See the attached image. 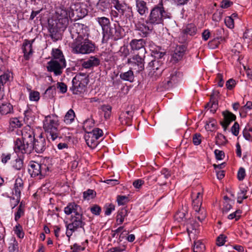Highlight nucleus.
<instances>
[{"label":"nucleus","mask_w":252,"mask_h":252,"mask_svg":"<svg viewBox=\"0 0 252 252\" xmlns=\"http://www.w3.org/2000/svg\"><path fill=\"white\" fill-rule=\"evenodd\" d=\"M22 140L17 139L14 142V151L17 153H31L33 150L32 142L35 140L34 130L30 126L21 130Z\"/></svg>","instance_id":"obj_2"},{"label":"nucleus","mask_w":252,"mask_h":252,"mask_svg":"<svg viewBox=\"0 0 252 252\" xmlns=\"http://www.w3.org/2000/svg\"><path fill=\"white\" fill-rule=\"evenodd\" d=\"M136 54L131 58L128 59L127 63L131 66V69L137 70L138 72L142 71L144 69V57Z\"/></svg>","instance_id":"obj_12"},{"label":"nucleus","mask_w":252,"mask_h":252,"mask_svg":"<svg viewBox=\"0 0 252 252\" xmlns=\"http://www.w3.org/2000/svg\"><path fill=\"white\" fill-rule=\"evenodd\" d=\"M121 79L132 82L134 80V76L133 71L130 69L127 72L121 73L120 75Z\"/></svg>","instance_id":"obj_35"},{"label":"nucleus","mask_w":252,"mask_h":252,"mask_svg":"<svg viewBox=\"0 0 252 252\" xmlns=\"http://www.w3.org/2000/svg\"><path fill=\"white\" fill-rule=\"evenodd\" d=\"M170 176L169 171L167 169H163L157 177L151 176L149 179H153L155 182H158L160 185H164L166 184L165 180Z\"/></svg>","instance_id":"obj_19"},{"label":"nucleus","mask_w":252,"mask_h":252,"mask_svg":"<svg viewBox=\"0 0 252 252\" xmlns=\"http://www.w3.org/2000/svg\"><path fill=\"white\" fill-rule=\"evenodd\" d=\"M24 214V209L22 206V203L20 204L18 207V211L15 215V220L17 221L21 216H23Z\"/></svg>","instance_id":"obj_48"},{"label":"nucleus","mask_w":252,"mask_h":252,"mask_svg":"<svg viewBox=\"0 0 252 252\" xmlns=\"http://www.w3.org/2000/svg\"><path fill=\"white\" fill-rule=\"evenodd\" d=\"M137 11L140 15H143L148 13V8L147 3L143 0H137L136 1Z\"/></svg>","instance_id":"obj_26"},{"label":"nucleus","mask_w":252,"mask_h":252,"mask_svg":"<svg viewBox=\"0 0 252 252\" xmlns=\"http://www.w3.org/2000/svg\"><path fill=\"white\" fill-rule=\"evenodd\" d=\"M59 122L57 116L48 115L45 117L43 121V128L48 138L54 141L62 138L63 135L61 130L58 129Z\"/></svg>","instance_id":"obj_4"},{"label":"nucleus","mask_w":252,"mask_h":252,"mask_svg":"<svg viewBox=\"0 0 252 252\" xmlns=\"http://www.w3.org/2000/svg\"><path fill=\"white\" fill-rule=\"evenodd\" d=\"M84 138L86 143L89 147L93 148H94L96 146L97 139H95L94 136L90 134L89 133L85 135Z\"/></svg>","instance_id":"obj_37"},{"label":"nucleus","mask_w":252,"mask_h":252,"mask_svg":"<svg viewBox=\"0 0 252 252\" xmlns=\"http://www.w3.org/2000/svg\"><path fill=\"white\" fill-rule=\"evenodd\" d=\"M197 32L196 26L193 24H189L187 25L184 29L183 32L184 34L193 36L195 35Z\"/></svg>","instance_id":"obj_34"},{"label":"nucleus","mask_w":252,"mask_h":252,"mask_svg":"<svg viewBox=\"0 0 252 252\" xmlns=\"http://www.w3.org/2000/svg\"><path fill=\"white\" fill-rule=\"evenodd\" d=\"M195 217L200 221L203 220L206 217V211L204 208H200L197 211H195Z\"/></svg>","instance_id":"obj_39"},{"label":"nucleus","mask_w":252,"mask_h":252,"mask_svg":"<svg viewBox=\"0 0 252 252\" xmlns=\"http://www.w3.org/2000/svg\"><path fill=\"white\" fill-rule=\"evenodd\" d=\"M85 222L83 221V214L77 216H71L70 222H66V235L69 238L73 233L78 229L84 228Z\"/></svg>","instance_id":"obj_6"},{"label":"nucleus","mask_w":252,"mask_h":252,"mask_svg":"<svg viewBox=\"0 0 252 252\" xmlns=\"http://www.w3.org/2000/svg\"><path fill=\"white\" fill-rule=\"evenodd\" d=\"M95 196V193L92 189H89L83 192V198L84 199L90 200L94 198Z\"/></svg>","instance_id":"obj_43"},{"label":"nucleus","mask_w":252,"mask_h":252,"mask_svg":"<svg viewBox=\"0 0 252 252\" xmlns=\"http://www.w3.org/2000/svg\"><path fill=\"white\" fill-rule=\"evenodd\" d=\"M112 7L109 0H99L96 4V7L99 11L106 12Z\"/></svg>","instance_id":"obj_27"},{"label":"nucleus","mask_w":252,"mask_h":252,"mask_svg":"<svg viewBox=\"0 0 252 252\" xmlns=\"http://www.w3.org/2000/svg\"><path fill=\"white\" fill-rule=\"evenodd\" d=\"M186 213L185 211H179L175 215V219L178 221H183L185 219Z\"/></svg>","instance_id":"obj_50"},{"label":"nucleus","mask_w":252,"mask_h":252,"mask_svg":"<svg viewBox=\"0 0 252 252\" xmlns=\"http://www.w3.org/2000/svg\"><path fill=\"white\" fill-rule=\"evenodd\" d=\"M52 54L53 56L52 61L66 63L63 52L60 49H53Z\"/></svg>","instance_id":"obj_32"},{"label":"nucleus","mask_w":252,"mask_h":252,"mask_svg":"<svg viewBox=\"0 0 252 252\" xmlns=\"http://www.w3.org/2000/svg\"><path fill=\"white\" fill-rule=\"evenodd\" d=\"M162 63L160 61L154 60L149 63L147 68L149 71L148 75L153 79H156L160 75L162 70Z\"/></svg>","instance_id":"obj_8"},{"label":"nucleus","mask_w":252,"mask_h":252,"mask_svg":"<svg viewBox=\"0 0 252 252\" xmlns=\"http://www.w3.org/2000/svg\"><path fill=\"white\" fill-rule=\"evenodd\" d=\"M75 117V114L74 111L70 109L66 113L63 121L67 125L71 124L74 121Z\"/></svg>","instance_id":"obj_36"},{"label":"nucleus","mask_w":252,"mask_h":252,"mask_svg":"<svg viewBox=\"0 0 252 252\" xmlns=\"http://www.w3.org/2000/svg\"><path fill=\"white\" fill-rule=\"evenodd\" d=\"M66 66V63L51 60L47 63V69L49 72H53L56 75H60L63 69Z\"/></svg>","instance_id":"obj_13"},{"label":"nucleus","mask_w":252,"mask_h":252,"mask_svg":"<svg viewBox=\"0 0 252 252\" xmlns=\"http://www.w3.org/2000/svg\"><path fill=\"white\" fill-rule=\"evenodd\" d=\"M73 42L71 43L72 52L75 53L89 54L94 50V45L89 39V29L82 24L74 23L70 30Z\"/></svg>","instance_id":"obj_1"},{"label":"nucleus","mask_w":252,"mask_h":252,"mask_svg":"<svg viewBox=\"0 0 252 252\" xmlns=\"http://www.w3.org/2000/svg\"><path fill=\"white\" fill-rule=\"evenodd\" d=\"M23 189V181L21 178H17L15 180L14 188L13 193L16 196V203L14 205L15 207L20 200L21 192Z\"/></svg>","instance_id":"obj_18"},{"label":"nucleus","mask_w":252,"mask_h":252,"mask_svg":"<svg viewBox=\"0 0 252 252\" xmlns=\"http://www.w3.org/2000/svg\"><path fill=\"white\" fill-rule=\"evenodd\" d=\"M216 122L214 119H210L209 121L206 122V129L210 130L213 131L216 128Z\"/></svg>","instance_id":"obj_46"},{"label":"nucleus","mask_w":252,"mask_h":252,"mask_svg":"<svg viewBox=\"0 0 252 252\" xmlns=\"http://www.w3.org/2000/svg\"><path fill=\"white\" fill-rule=\"evenodd\" d=\"M202 203V194L198 192L197 193V194L195 196V198L193 199L192 200V206L193 209L195 211H197L200 208H202L201 207Z\"/></svg>","instance_id":"obj_31"},{"label":"nucleus","mask_w":252,"mask_h":252,"mask_svg":"<svg viewBox=\"0 0 252 252\" xmlns=\"http://www.w3.org/2000/svg\"><path fill=\"white\" fill-rule=\"evenodd\" d=\"M33 42V40H25L23 44L22 50L24 54V57L26 60H28L30 58V56L32 53V43Z\"/></svg>","instance_id":"obj_24"},{"label":"nucleus","mask_w":252,"mask_h":252,"mask_svg":"<svg viewBox=\"0 0 252 252\" xmlns=\"http://www.w3.org/2000/svg\"><path fill=\"white\" fill-rule=\"evenodd\" d=\"M10 78L9 73H4L0 75V100L3 98L4 95L3 87L9 81Z\"/></svg>","instance_id":"obj_25"},{"label":"nucleus","mask_w":252,"mask_h":252,"mask_svg":"<svg viewBox=\"0 0 252 252\" xmlns=\"http://www.w3.org/2000/svg\"><path fill=\"white\" fill-rule=\"evenodd\" d=\"M23 160L21 158H17L15 160L13 167L16 170H20L23 168Z\"/></svg>","instance_id":"obj_49"},{"label":"nucleus","mask_w":252,"mask_h":252,"mask_svg":"<svg viewBox=\"0 0 252 252\" xmlns=\"http://www.w3.org/2000/svg\"><path fill=\"white\" fill-rule=\"evenodd\" d=\"M100 63V60L95 56H91L82 63V66L86 69L98 66Z\"/></svg>","instance_id":"obj_23"},{"label":"nucleus","mask_w":252,"mask_h":252,"mask_svg":"<svg viewBox=\"0 0 252 252\" xmlns=\"http://www.w3.org/2000/svg\"><path fill=\"white\" fill-rule=\"evenodd\" d=\"M32 147L33 150L34 149L37 153H42L46 148L45 139L40 135L32 142Z\"/></svg>","instance_id":"obj_17"},{"label":"nucleus","mask_w":252,"mask_h":252,"mask_svg":"<svg viewBox=\"0 0 252 252\" xmlns=\"http://www.w3.org/2000/svg\"><path fill=\"white\" fill-rule=\"evenodd\" d=\"M8 250L9 252H18V243L15 240H13L9 243Z\"/></svg>","instance_id":"obj_42"},{"label":"nucleus","mask_w":252,"mask_h":252,"mask_svg":"<svg viewBox=\"0 0 252 252\" xmlns=\"http://www.w3.org/2000/svg\"><path fill=\"white\" fill-rule=\"evenodd\" d=\"M198 227V224L193 220H190L187 223V230L189 234L191 232V230H196Z\"/></svg>","instance_id":"obj_41"},{"label":"nucleus","mask_w":252,"mask_h":252,"mask_svg":"<svg viewBox=\"0 0 252 252\" xmlns=\"http://www.w3.org/2000/svg\"><path fill=\"white\" fill-rule=\"evenodd\" d=\"M89 133L97 140L99 137L102 136L103 131L98 128H95L92 131L89 132Z\"/></svg>","instance_id":"obj_44"},{"label":"nucleus","mask_w":252,"mask_h":252,"mask_svg":"<svg viewBox=\"0 0 252 252\" xmlns=\"http://www.w3.org/2000/svg\"><path fill=\"white\" fill-rule=\"evenodd\" d=\"M96 21L101 27L102 32L104 34L109 27V26L110 24L109 19L105 17H97L96 18Z\"/></svg>","instance_id":"obj_29"},{"label":"nucleus","mask_w":252,"mask_h":252,"mask_svg":"<svg viewBox=\"0 0 252 252\" xmlns=\"http://www.w3.org/2000/svg\"><path fill=\"white\" fill-rule=\"evenodd\" d=\"M117 201L119 205H124L128 201V199L126 196L118 195L117 196Z\"/></svg>","instance_id":"obj_53"},{"label":"nucleus","mask_w":252,"mask_h":252,"mask_svg":"<svg viewBox=\"0 0 252 252\" xmlns=\"http://www.w3.org/2000/svg\"><path fill=\"white\" fill-rule=\"evenodd\" d=\"M136 29L139 32V34L142 37H146L152 30V29L148 26L141 23H138L136 25Z\"/></svg>","instance_id":"obj_28"},{"label":"nucleus","mask_w":252,"mask_h":252,"mask_svg":"<svg viewBox=\"0 0 252 252\" xmlns=\"http://www.w3.org/2000/svg\"><path fill=\"white\" fill-rule=\"evenodd\" d=\"M226 26L230 29L234 27L233 19L231 17H227L224 20Z\"/></svg>","instance_id":"obj_57"},{"label":"nucleus","mask_w":252,"mask_h":252,"mask_svg":"<svg viewBox=\"0 0 252 252\" xmlns=\"http://www.w3.org/2000/svg\"><path fill=\"white\" fill-rule=\"evenodd\" d=\"M115 9L118 11L120 16L124 15L126 10V4L125 2H121L119 0H113L112 1Z\"/></svg>","instance_id":"obj_30"},{"label":"nucleus","mask_w":252,"mask_h":252,"mask_svg":"<svg viewBox=\"0 0 252 252\" xmlns=\"http://www.w3.org/2000/svg\"><path fill=\"white\" fill-rule=\"evenodd\" d=\"M235 81L233 79H230L226 82V87L227 89L229 90H232L235 87Z\"/></svg>","instance_id":"obj_62"},{"label":"nucleus","mask_w":252,"mask_h":252,"mask_svg":"<svg viewBox=\"0 0 252 252\" xmlns=\"http://www.w3.org/2000/svg\"><path fill=\"white\" fill-rule=\"evenodd\" d=\"M201 135L199 133H195L192 137V142L195 145H198L201 143Z\"/></svg>","instance_id":"obj_58"},{"label":"nucleus","mask_w":252,"mask_h":252,"mask_svg":"<svg viewBox=\"0 0 252 252\" xmlns=\"http://www.w3.org/2000/svg\"><path fill=\"white\" fill-rule=\"evenodd\" d=\"M226 237L224 235H220L217 239V245L218 246H222L224 244Z\"/></svg>","instance_id":"obj_59"},{"label":"nucleus","mask_w":252,"mask_h":252,"mask_svg":"<svg viewBox=\"0 0 252 252\" xmlns=\"http://www.w3.org/2000/svg\"><path fill=\"white\" fill-rule=\"evenodd\" d=\"M14 232L17 236L20 238H23L24 236V233L23 231L22 227L20 225L18 224L14 227Z\"/></svg>","instance_id":"obj_47"},{"label":"nucleus","mask_w":252,"mask_h":252,"mask_svg":"<svg viewBox=\"0 0 252 252\" xmlns=\"http://www.w3.org/2000/svg\"><path fill=\"white\" fill-rule=\"evenodd\" d=\"M243 38L250 41L252 39V29H247L244 32Z\"/></svg>","instance_id":"obj_60"},{"label":"nucleus","mask_w":252,"mask_h":252,"mask_svg":"<svg viewBox=\"0 0 252 252\" xmlns=\"http://www.w3.org/2000/svg\"><path fill=\"white\" fill-rule=\"evenodd\" d=\"M10 125L12 127H20L22 125V122L17 118H13L10 119Z\"/></svg>","instance_id":"obj_52"},{"label":"nucleus","mask_w":252,"mask_h":252,"mask_svg":"<svg viewBox=\"0 0 252 252\" xmlns=\"http://www.w3.org/2000/svg\"><path fill=\"white\" fill-rule=\"evenodd\" d=\"M69 12L72 17L74 19H81L84 17L88 11L83 4L80 2L72 3L69 6Z\"/></svg>","instance_id":"obj_9"},{"label":"nucleus","mask_w":252,"mask_h":252,"mask_svg":"<svg viewBox=\"0 0 252 252\" xmlns=\"http://www.w3.org/2000/svg\"><path fill=\"white\" fill-rule=\"evenodd\" d=\"M133 114L134 109L132 106H131L129 110L122 112L119 117L122 124L128 126H131L132 125Z\"/></svg>","instance_id":"obj_15"},{"label":"nucleus","mask_w":252,"mask_h":252,"mask_svg":"<svg viewBox=\"0 0 252 252\" xmlns=\"http://www.w3.org/2000/svg\"><path fill=\"white\" fill-rule=\"evenodd\" d=\"M145 42L142 39H132L129 43L131 50H140L143 55L146 53V49L144 47Z\"/></svg>","instance_id":"obj_20"},{"label":"nucleus","mask_w":252,"mask_h":252,"mask_svg":"<svg viewBox=\"0 0 252 252\" xmlns=\"http://www.w3.org/2000/svg\"><path fill=\"white\" fill-rule=\"evenodd\" d=\"M222 115L224 117V121L220 124L224 129L226 130L230 123L235 120L236 117L232 113L227 110L222 112Z\"/></svg>","instance_id":"obj_21"},{"label":"nucleus","mask_w":252,"mask_h":252,"mask_svg":"<svg viewBox=\"0 0 252 252\" xmlns=\"http://www.w3.org/2000/svg\"><path fill=\"white\" fill-rule=\"evenodd\" d=\"M46 168L47 167L45 164H41L37 162L32 161L29 168V172L32 177H34L39 175L44 174L45 172L44 171Z\"/></svg>","instance_id":"obj_14"},{"label":"nucleus","mask_w":252,"mask_h":252,"mask_svg":"<svg viewBox=\"0 0 252 252\" xmlns=\"http://www.w3.org/2000/svg\"><path fill=\"white\" fill-rule=\"evenodd\" d=\"M66 28L62 27V25L58 24L55 21L49 22L48 31L50 33V36L53 40L56 41L61 38V34L60 32L63 31Z\"/></svg>","instance_id":"obj_11"},{"label":"nucleus","mask_w":252,"mask_h":252,"mask_svg":"<svg viewBox=\"0 0 252 252\" xmlns=\"http://www.w3.org/2000/svg\"><path fill=\"white\" fill-rule=\"evenodd\" d=\"M171 14L163 6L162 0L152 8L150 13L146 20L148 24L154 25L163 24L165 19H170Z\"/></svg>","instance_id":"obj_3"},{"label":"nucleus","mask_w":252,"mask_h":252,"mask_svg":"<svg viewBox=\"0 0 252 252\" xmlns=\"http://www.w3.org/2000/svg\"><path fill=\"white\" fill-rule=\"evenodd\" d=\"M246 175L245 170L244 168L241 167L238 170L237 177L239 180H243Z\"/></svg>","instance_id":"obj_61"},{"label":"nucleus","mask_w":252,"mask_h":252,"mask_svg":"<svg viewBox=\"0 0 252 252\" xmlns=\"http://www.w3.org/2000/svg\"><path fill=\"white\" fill-rule=\"evenodd\" d=\"M214 153L216 158L218 160H221L224 158V153L222 151L215 150Z\"/></svg>","instance_id":"obj_63"},{"label":"nucleus","mask_w":252,"mask_h":252,"mask_svg":"<svg viewBox=\"0 0 252 252\" xmlns=\"http://www.w3.org/2000/svg\"><path fill=\"white\" fill-rule=\"evenodd\" d=\"M101 109L104 113V117L106 119L109 118L111 114L112 107L108 105H104L102 106Z\"/></svg>","instance_id":"obj_45"},{"label":"nucleus","mask_w":252,"mask_h":252,"mask_svg":"<svg viewBox=\"0 0 252 252\" xmlns=\"http://www.w3.org/2000/svg\"><path fill=\"white\" fill-rule=\"evenodd\" d=\"M121 55L124 57H126L129 54V51L127 46H122L119 51Z\"/></svg>","instance_id":"obj_55"},{"label":"nucleus","mask_w":252,"mask_h":252,"mask_svg":"<svg viewBox=\"0 0 252 252\" xmlns=\"http://www.w3.org/2000/svg\"><path fill=\"white\" fill-rule=\"evenodd\" d=\"M105 214L108 216L111 214L112 211L115 210V206L112 204H106L104 207Z\"/></svg>","instance_id":"obj_54"},{"label":"nucleus","mask_w":252,"mask_h":252,"mask_svg":"<svg viewBox=\"0 0 252 252\" xmlns=\"http://www.w3.org/2000/svg\"><path fill=\"white\" fill-rule=\"evenodd\" d=\"M218 105L217 99L212 97L210 101L207 104L206 108H208L211 112L214 113L218 108Z\"/></svg>","instance_id":"obj_38"},{"label":"nucleus","mask_w":252,"mask_h":252,"mask_svg":"<svg viewBox=\"0 0 252 252\" xmlns=\"http://www.w3.org/2000/svg\"><path fill=\"white\" fill-rule=\"evenodd\" d=\"M241 214V211L240 210H237L233 213L229 215L228 216V219L230 220L235 219V220H237L240 218Z\"/></svg>","instance_id":"obj_56"},{"label":"nucleus","mask_w":252,"mask_h":252,"mask_svg":"<svg viewBox=\"0 0 252 252\" xmlns=\"http://www.w3.org/2000/svg\"><path fill=\"white\" fill-rule=\"evenodd\" d=\"M128 210L126 208H122L118 211L117 216V222L118 224H121L124 221L125 217L127 215Z\"/></svg>","instance_id":"obj_33"},{"label":"nucleus","mask_w":252,"mask_h":252,"mask_svg":"<svg viewBox=\"0 0 252 252\" xmlns=\"http://www.w3.org/2000/svg\"><path fill=\"white\" fill-rule=\"evenodd\" d=\"M204 245L199 241L194 242L193 247L194 252H203L205 250Z\"/></svg>","instance_id":"obj_40"},{"label":"nucleus","mask_w":252,"mask_h":252,"mask_svg":"<svg viewBox=\"0 0 252 252\" xmlns=\"http://www.w3.org/2000/svg\"><path fill=\"white\" fill-rule=\"evenodd\" d=\"M29 98L31 101H37L40 98L39 93L37 91H31L29 94Z\"/></svg>","instance_id":"obj_51"},{"label":"nucleus","mask_w":252,"mask_h":252,"mask_svg":"<svg viewBox=\"0 0 252 252\" xmlns=\"http://www.w3.org/2000/svg\"><path fill=\"white\" fill-rule=\"evenodd\" d=\"M123 36V30L119 24L110 26L103 34V38H112L115 40L121 39Z\"/></svg>","instance_id":"obj_10"},{"label":"nucleus","mask_w":252,"mask_h":252,"mask_svg":"<svg viewBox=\"0 0 252 252\" xmlns=\"http://www.w3.org/2000/svg\"><path fill=\"white\" fill-rule=\"evenodd\" d=\"M64 213L69 215L73 214L71 216H77L83 214L81 207L74 202L69 203L64 209Z\"/></svg>","instance_id":"obj_16"},{"label":"nucleus","mask_w":252,"mask_h":252,"mask_svg":"<svg viewBox=\"0 0 252 252\" xmlns=\"http://www.w3.org/2000/svg\"><path fill=\"white\" fill-rule=\"evenodd\" d=\"M64 4H62L57 8L56 11V20L55 21L62 27H67L69 24V18H72L69 12L65 7V4L69 3L68 0L64 1Z\"/></svg>","instance_id":"obj_7"},{"label":"nucleus","mask_w":252,"mask_h":252,"mask_svg":"<svg viewBox=\"0 0 252 252\" xmlns=\"http://www.w3.org/2000/svg\"><path fill=\"white\" fill-rule=\"evenodd\" d=\"M239 125L238 123L235 122L231 127L232 133L235 135L237 136L239 134Z\"/></svg>","instance_id":"obj_64"},{"label":"nucleus","mask_w":252,"mask_h":252,"mask_svg":"<svg viewBox=\"0 0 252 252\" xmlns=\"http://www.w3.org/2000/svg\"><path fill=\"white\" fill-rule=\"evenodd\" d=\"M186 47L184 45L177 46L172 55V61L174 62H177L181 60L184 55Z\"/></svg>","instance_id":"obj_22"},{"label":"nucleus","mask_w":252,"mask_h":252,"mask_svg":"<svg viewBox=\"0 0 252 252\" xmlns=\"http://www.w3.org/2000/svg\"><path fill=\"white\" fill-rule=\"evenodd\" d=\"M72 91L74 94H80L84 92L89 83L88 75L85 73L77 74L72 80Z\"/></svg>","instance_id":"obj_5"}]
</instances>
